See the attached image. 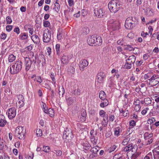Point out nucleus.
Segmentation results:
<instances>
[{"label":"nucleus","instance_id":"f257e3e1","mask_svg":"<svg viewBox=\"0 0 159 159\" xmlns=\"http://www.w3.org/2000/svg\"><path fill=\"white\" fill-rule=\"evenodd\" d=\"M120 2L119 0H111L108 4V7L111 12L116 13L120 7Z\"/></svg>","mask_w":159,"mask_h":159},{"label":"nucleus","instance_id":"f03ea898","mask_svg":"<svg viewBox=\"0 0 159 159\" xmlns=\"http://www.w3.org/2000/svg\"><path fill=\"white\" fill-rule=\"evenodd\" d=\"M137 21L135 17H129L126 19L125 21V27L127 29L131 30L137 24Z\"/></svg>","mask_w":159,"mask_h":159},{"label":"nucleus","instance_id":"7ed1b4c3","mask_svg":"<svg viewBox=\"0 0 159 159\" xmlns=\"http://www.w3.org/2000/svg\"><path fill=\"white\" fill-rule=\"evenodd\" d=\"M22 62L21 61H18L16 62L14 65L10 67V73L12 74H17L21 69Z\"/></svg>","mask_w":159,"mask_h":159},{"label":"nucleus","instance_id":"20e7f679","mask_svg":"<svg viewBox=\"0 0 159 159\" xmlns=\"http://www.w3.org/2000/svg\"><path fill=\"white\" fill-rule=\"evenodd\" d=\"M26 134L25 129L21 126L17 127L15 130L16 135L20 139H24Z\"/></svg>","mask_w":159,"mask_h":159},{"label":"nucleus","instance_id":"39448f33","mask_svg":"<svg viewBox=\"0 0 159 159\" xmlns=\"http://www.w3.org/2000/svg\"><path fill=\"white\" fill-rule=\"evenodd\" d=\"M74 137L72 130L70 128H66L63 134V138L66 140H69Z\"/></svg>","mask_w":159,"mask_h":159},{"label":"nucleus","instance_id":"423d86ee","mask_svg":"<svg viewBox=\"0 0 159 159\" xmlns=\"http://www.w3.org/2000/svg\"><path fill=\"white\" fill-rule=\"evenodd\" d=\"M7 114L9 119H12L14 118L16 115V110L14 107L9 108L7 111Z\"/></svg>","mask_w":159,"mask_h":159},{"label":"nucleus","instance_id":"0eeeda50","mask_svg":"<svg viewBox=\"0 0 159 159\" xmlns=\"http://www.w3.org/2000/svg\"><path fill=\"white\" fill-rule=\"evenodd\" d=\"M43 35V41L45 43H48L49 42L51 38L50 31L49 30H48L47 31L46 30L44 31Z\"/></svg>","mask_w":159,"mask_h":159},{"label":"nucleus","instance_id":"6e6552de","mask_svg":"<svg viewBox=\"0 0 159 159\" xmlns=\"http://www.w3.org/2000/svg\"><path fill=\"white\" fill-rule=\"evenodd\" d=\"M94 12L96 16L99 18H102L105 15V12L101 8L95 9Z\"/></svg>","mask_w":159,"mask_h":159},{"label":"nucleus","instance_id":"1a4fd4ad","mask_svg":"<svg viewBox=\"0 0 159 159\" xmlns=\"http://www.w3.org/2000/svg\"><path fill=\"white\" fill-rule=\"evenodd\" d=\"M88 65V61L84 59L81 61L79 65V67L81 70L83 71L84 70V68L87 67Z\"/></svg>","mask_w":159,"mask_h":159},{"label":"nucleus","instance_id":"9d476101","mask_svg":"<svg viewBox=\"0 0 159 159\" xmlns=\"http://www.w3.org/2000/svg\"><path fill=\"white\" fill-rule=\"evenodd\" d=\"M25 70L27 71L30 68L32 63L30 60V58H28L27 57H26L25 58Z\"/></svg>","mask_w":159,"mask_h":159},{"label":"nucleus","instance_id":"9b49d317","mask_svg":"<svg viewBox=\"0 0 159 159\" xmlns=\"http://www.w3.org/2000/svg\"><path fill=\"white\" fill-rule=\"evenodd\" d=\"M102 42V38L98 36L95 35L94 43L93 46H99L101 45Z\"/></svg>","mask_w":159,"mask_h":159},{"label":"nucleus","instance_id":"f8f14e48","mask_svg":"<svg viewBox=\"0 0 159 159\" xmlns=\"http://www.w3.org/2000/svg\"><path fill=\"white\" fill-rule=\"evenodd\" d=\"M105 77V75L103 72H100L98 73L97 76V81L99 83L102 82Z\"/></svg>","mask_w":159,"mask_h":159},{"label":"nucleus","instance_id":"ddd939ff","mask_svg":"<svg viewBox=\"0 0 159 159\" xmlns=\"http://www.w3.org/2000/svg\"><path fill=\"white\" fill-rule=\"evenodd\" d=\"M95 35H93L89 37L87 39L88 44L91 46H93L94 43Z\"/></svg>","mask_w":159,"mask_h":159},{"label":"nucleus","instance_id":"4468645a","mask_svg":"<svg viewBox=\"0 0 159 159\" xmlns=\"http://www.w3.org/2000/svg\"><path fill=\"white\" fill-rule=\"evenodd\" d=\"M120 23L118 21L116 20L110 25V27L113 30H118L119 29Z\"/></svg>","mask_w":159,"mask_h":159},{"label":"nucleus","instance_id":"2eb2a0df","mask_svg":"<svg viewBox=\"0 0 159 159\" xmlns=\"http://www.w3.org/2000/svg\"><path fill=\"white\" fill-rule=\"evenodd\" d=\"M7 122L5 116L3 115H0V126L2 127H4Z\"/></svg>","mask_w":159,"mask_h":159},{"label":"nucleus","instance_id":"dca6fc26","mask_svg":"<svg viewBox=\"0 0 159 159\" xmlns=\"http://www.w3.org/2000/svg\"><path fill=\"white\" fill-rule=\"evenodd\" d=\"M28 58H30V60L31 61V63H32V62H34V65L35 64L37 60L38 61L37 62L40 63L41 62L40 60H39V58L38 57V55H35V57H29Z\"/></svg>","mask_w":159,"mask_h":159},{"label":"nucleus","instance_id":"f3484780","mask_svg":"<svg viewBox=\"0 0 159 159\" xmlns=\"http://www.w3.org/2000/svg\"><path fill=\"white\" fill-rule=\"evenodd\" d=\"M87 114L86 111L83 110L81 111V115L80 116V119L81 121H84L86 119Z\"/></svg>","mask_w":159,"mask_h":159},{"label":"nucleus","instance_id":"a211bd4d","mask_svg":"<svg viewBox=\"0 0 159 159\" xmlns=\"http://www.w3.org/2000/svg\"><path fill=\"white\" fill-rule=\"evenodd\" d=\"M133 149V146L132 143L129 144L126 146L124 148V151L125 152H129Z\"/></svg>","mask_w":159,"mask_h":159},{"label":"nucleus","instance_id":"6ab92c4d","mask_svg":"<svg viewBox=\"0 0 159 159\" xmlns=\"http://www.w3.org/2000/svg\"><path fill=\"white\" fill-rule=\"evenodd\" d=\"M61 63L64 64H67L69 62V58L67 56H63L61 58Z\"/></svg>","mask_w":159,"mask_h":159},{"label":"nucleus","instance_id":"aec40b11","mask_svg":"<svg viewBox=\"0 0 159 159\" xmlns=\"http://www.w3.org/2000/svg\"><path fill=\"white\" fill-rule=\"evenodd\" d=\"M109 102L106 99L102 100L101 103H100V105L101 107L103 108L107 106Z\"/></svg>","mask_w":159,"mask_h":159},{"label":"nucleus","instance_id":"412c9836","mask_svg":"<svg viewBox=\"0 0 159 159\" xmlns=\"http://www.w3.org/2000/svg\"><path fill=\"white\" fill-rule=\"evenodd\" d=\"M31 39L34 43L36 44L38 43L40 41L37 35H33L31 37Z\"/></svg>","mask_w":159,"mask_h":159},{"label":"nucleus","instance_id":"4be33fe9","mask_svg":"<svg viewBox=\"0 0 159 159\" xmlns=\"http://www.w3.org/2000/svg\"><path fill=\"white\" fill-rule=\"evenodd\" d=\"M20 38L21 40H25L28 39V34L25 33H21L19 35Z\"/></svg>","mask_w":159,"mask_h":159},{"label":"nucleus","instance_id":"5701e85b","mask_svg":"<svg viewBox=\"0 0 159 159\" xmlns=\"http://www.w3.org/2000/svg\"><path fill=\"white\" fill-rule=\"evenodd\" d=\"M46 111V113L48 114L51 117H52L54 116V111L53 109L49 108L47 111Z\"/></svg>","mask_w":159,"mask_h":159},{"label":"nucleus","instance_id":"b1692460","mask_svg":"<svg viewBox=\"0 0 159 159\" xmlns=\"http://www.w3.org/2000/svg\"><path fill=\"white\" fill-rule=\"evenodd\" d=\"M136 57L134 55H132L130 56L129 58L126 60V61H129V62H130V63H133L134 62L135 60Z\"/></svg>","mask_w":159,"mask_h":159},{"label":"nucleus","instance_id":"393cba45","mask_svg":"<svg viewBox=\"0 0 159 159\" xmlns=\"http://www.w3.org/2000/svg\"><path fill=\"white\" fill-rule=\"evenodd\" d=\"M99 95L100 99H101V100H102L104 99H106V94L104 91H100L99 93Z\"/></svg>","mask_w":159,"mask_h":159},{"label":"nucleus","instance_id":"a878e982","mask_svg":"<svg viewBox=\"0 0 159 159\" xmlns=\"http://www.w3.org/2000/svg\"><path fill=\"white\" fill-rule=\"evenodd\" d=\"M53 9L57 12H58L60 9V6L58 3L56 2L54 4Z\"/></svg>","mask_w":159,"mask_h":159},{"label":"nucleus","instance_id":"bb28decb","mask_svg":"<svg viewBox=\"0 0 159 159\" xmlns=\"http://www.w3.org/2000/svg\"><path fill=\"white\" fill-rule=\"evenodd\" d=\"M152 134H149L148 132H145L143 135L144 138L145 140L148 139L152 137Z\"/></svg>","mask_w":159,"mask_h":159},{"label":"nucleus","instance_id":"cd10ccee","mask_svg":"<svg viewBox=\"0 0 159 159\" xmlns=\"http://www.w3.org/2000/svg\"><path fill=\"white\" fill-rule=\"evenodd\" d=\"M66 100L68 105H71L74 102V99L71 97L68 98Z\"/></svg>","mask_w":159,"mask_h":159},{"label":"nucleus","instance_id":"c85d7f7f","mask_svg":"<svg viewBox=\"0 0 159 159\" xmlns=\"http://www.w3.org/2000/svg\"><path fill=\"white\" fill-rule=\"evenodd\" d=\"M82 89L81 87H79L77 89H76L74 91L73 93L76 95H80L81 91Z\"/></svg>","mask_w":159,"mask_h":159},{"label":"nucleus","instance_id":"c756f323","mask_svg":"<svg viewBox=\"0 0 159 159\" xmlns=\"http://www.w3.org/2000/svg\"><path fill=\"white\" fill-rule=\"evenodd\" d=\"M132 66V64L130 62L126 61L125 64L124 66V67L125 69H130L131 68Z\"/></svg>","mask_w":159,"mask_h":159},{"label":"nucleus","instance_id":"7c9ffc66","mask_svg":"<svg viewBox=\"0 0 159 159\" xmlns=\"http://www.w3.org/2000/svg\"><path fill=\"white\" fill-rule=\"evenodd\" d=\"M152 84H151L149 83V85L152 86H155L159 83V77L157 78L155 80H153V81L151 82Z\"/></svg>","mask_w":159,"mask_h":159},{"label":"nucleus","instance_id":"2f4dec72","mask_svg":"<svg viewBox=\"0 0 159 159\" xmlns=\"http://www.w3.org/2000/svg\"><path fill=\"white\" fill-rule=\"evenodd\" d=\"M103 120L104 121V122L102 121V125L103 127H105L107 126L108 124V117L107 115L106 119H105V118H103Z\"/></svg>","mask_w":159,"mask_h":159},{"label":"nucleus","instance_id":"473e14b6","mask_svg":"<svg viewBox=\"0 0 159 159\" xmlns=\"http://www.w3.org/2000/svg\"><path fill=\"white\" fill-rule=\"evenodd\" d=\"M15 59L16 57L13 54L10 55L8 58L9 62H12L15 60Z\"/></svg>","mask_w":159,"mask_h":159},{"label":"nucleus","instance_id":"72a5a7b5","mask_svg":"<svg viewBox=\"0 0 159 159\" xmlns=\"http://www.w3.org/2000/svg\"><path fill=\"white\" fill-rule=\"evenodd\" d=\"M130 138L129 137L123 140L122 142V144L124 145H125L128 144L130 140Z\"/></svg>","mask_w":159,"mask_h":159},{"label":"nucleus","instance_id":"f704fd0d","mask_svg":"<svg viewBox=\"0 0 159 159\" xmlns=\"http://www.w3.org/2000/svg\"><path fill=\"white\" fill-rule=\"evenodd\" d=\"M65 93V89L63 86L61 89L59 88V94L60 95H62V97Z\"/></svg>","mask_w":159,"mask_h":159},{"label":"nucleus","instance_id":"c9c22d12","mask_svg":"<svg viewBox=\"0 0 159 159\" xmlns=\"http://www.w3.org/2000/svg\"><path fill=\"white\" fill-rule=\"evenodd\" d=\"M99 148L98 147L95 146L93 147L90 150V151L94 153H96L98 151Z\"/></svg>","mask_w":159,"mask_h":159},{"label":"nucleus","instance_id":"e433bc0d","mask_svg":"<svg viewBox=\"0 0 159 159\" xmlns=\"http://www.w3.org/2000/svg\"><path fill=\"white\" fill-rule=\"evenodd\" d=\"M144 103L146 104H150L152 103V100L149 98H146L144 99Z\"/></svg>","mask_w":159,"mask_h":159},{"label":"nucleus","instance_id":"4c0bfd02","mask_svg":"<svg viewBox=\"0 0 159 159\" xmlns=\"http://www.w3.org/2000/svg\"><path fill=\"white\" fill-rule=\"evenodd\" d=\"M120 112L121 113H123V116H126L127 114L128 113V111L127 110L125 111L122 109L120 110Z\"/></svg>","mask_w":159,"mask_h":159},{"label":"nucleus","instance_id":"58836bf2","mask_svg":"<svg viewBox=\"0 0 159 159\" xmlns=\"http://www.w3.org/2000/svg\"><path fill=\"white\" fill-rule=\"evenodd\" d=\"M55 48L57 53L58 55H59L60 54V45L59 44H57L55 46Z\"/></svg>","mask_w":159,"mask_h":159},{"label":"nucleus","instance_id":"ea45409f","mask_svg":"<svg viewBox=\"0 0 159 159\" xmlns=\"http://www.w3.org/2000/svg\"><path fill=\"white\" fill-rule=\"evenodd\" d=\"M116 146L115 145L111 146V147L108 149L109 152L110 153L114 151L116 148Z\"/></svg>","mask_w":159,"mask_h":159},{"label":"nucleus","instance_id":"a19ab883","mask_svg":"<svg viewBox=\"0 0 159 159\" xmlns=\"http://www.w3.org/2000/svg\"><path fill=\"white\" fill-rule=\"evenodd\" d=\"M41 105L42 106V108L44 112L46 113V111H45V110L46 111H47L48 109L46 105L44 102H42V103L41 104Z\"/></svg>","mask_w":159,"mask_h":159},{"label":"nucleus","instance_id":"79ce46f5","mask_svg":"<svg viewBox=\"0 0 159 159\" xmlns=\"http://www.w3.org/2000/svg\"><path fill=\"white\" fill-rule=\"evenodd\" d=\"M154 159H159V151H155L154 152Z\"/></svg>","mask_w":159,"mask_h":159},{"label":"nucleus","instance_id":"37998d69","mask_svg":"<svg viewBox=\"0 0 159 159\" xmlns=\"http://www.w3.org/2000/svg\"><path fill=\"white\" fill-rule=\"evenodd\" d=\"M152 153L150 152L148 153L145 157L144 159H152Z\"/></svg>","mask_w":159,"mask_h":159},{"label":"nucleus","instance_id":"c03bdc74","mask_svg":"<svg viewBox=\"0 0 159 159\" xmlns=\"http://www.w3.org/2000/svg\"><path fill=\"white\" fill-rule=\"evenodd\" d=\"M158 77L157 75H154L152 76H151V78L148 79V80L150 81V82H152L153 81V80H155V79Z\"/></svg>","mask_w":159,"mask_h":159},{"label":"nucleus","instance_id":"a18cd8bd","mask_svg":"<svg viewBox=\"0 0 159 159\" xmlns=\"http://www.w3.org/2000/svg\"><path fill=\"white\" fill-rule=\"evenodd\" d=\"M0 159H10V157L7 154L4 153L3 155L0 156Z\"/></svg>","mask_w":159,"mask_h":159},{"label":"nucleus","instance_id":"49530a36","mask_svg":"<svg viewBox=\"0 0 159 159\" xmlns=\"http://www.w3.org/2000/svg\"><path fill=\"white\" fill-rule=\"evenodd\" d=\"M152 73H148L147 74H145L144 76V78L145 80L147 79L151 76V74Z\"/></svg>","mask_w":159,"mask_h":159},{"label":"nucleus","instance_id":"de8ad7c7","mask_svg":"<svg viewBox=\"0 0 159 159\" xmlns=\"http://www.w3.org/2000/svg\"><path fill=\"white\" fill-rule=\"evenodd\" d=\"M125 48L129 51L134 50V48H133L131 46L129 45H127L125 46Z\"/></svg>","mask_w":159,"mask_h":159},{"label":"nucleus","instance_id":"09e8293b","mask_svg":"<svg viewBox=\"0 0 159 159\" xmlns=\"http://www.w3.org/2000/svg\"><path fill=\"white\" fill-rule=\"evenodd\" d=\"M156 120L155 118L153 117H152L151 118L148 119V124H150L151 125V124L154 122Z\"/></svg>","mask_w":159,"mask_h":159},{"label":"nucleus","instance_id":"8fccbe9b","mask_svg":"<svg viewBox=\"0 0 159 159\" xmlns=\"http://www.w3.org/2000/svg\"><path fill=\"white\" fill-rule=\"evenodd\" d=\"M120 133V129L119 128H116L115 129L114 131V134L115 135L118 136L119 135Z\"/></svg>","mask_w":159,"mask_h":159},{"label":"nucleus","instance_id":"3c124183","mask_svg":"<svg viewBox=\"0 0 159 159\" xmlns=\"http://www.w3.org/2000/svg\"><path fill=\"white\" fill-rule=\"evenodd\" d=\"M43 151L45 152H48L50 149V148L48 146H43Z\"/></svg>","mask_w":159,"mask_h":159},{"label":"nucleus","instance_id":"603ef678","mask_svg":"<svg viewBox=\"0 0 159 159\" xmlns=\"http://www.w3.org/2000/svg\"><path fill=\"white\" fill-rule=\"evenodd\" d=\"M50 25V23L48 21H45L43 22V25L45 27H49Z\"/></svg>","mask_w":159,"mask_h":159},{"label":"nucleus","instance_id":"864d4df0","mask_svg":"<svg viewBox=\"0 0 159 159\" xmlns=\"http://www.w3.org/2000/svg\"><path fill=\"white\" fill-rule=\"evenodd\" d=\"M50 77L51 78L52 81L53 82V84H55L56 83L55 78V75L53 74L52 73H51Z\"/></svg>","mask_w":159,"mask_h":159},{"label":"nucleus","instance_id":"5fc2aeb1","mask_svg":"<svg viewBox=\"0 0 159 159\" xmlns=\"http://www.w3.org/2000/svg\"><path fill=\"white\" fill-rule=\"evenodd\" d=\"M6 20L7 23L8 24H10L12 22V19L9 16H8L6 17Z\"/></svg>","mask_w":159,"mask_h":159},{"label":"nucleus","instance_id":"6e6d98bb","mask_svg":"<svg viewBox=\"0 0 159 159\" xmlns=\"http://www.w3.org/2000/svg\"><path fill=\"white\" fill-rule=\"evenodd\" d=\"M17 97L18 101H24V98L23 96L22 95H19L17 96Z\"/></svg>","mask_w":159,"mask_h":159},{"label":"nucleus","instance_id":"4d7b16f0","mask_svg":"<svg viewBox=\"0 0 159 159\" xmlns=\"http://www.w3.org/2000/svg\"><path fill=\"white\" fill-rule=\"evenodd\" d=\"M82 145L83 146L88 148L91 147V145L88 142H86L85 143L83 142Z\"/></svg>","mask_w":159,"mask_h":159},{"label":"nucleus","instance_id":"13d9d810","mask_svg":"<svg viewBox=\"0 0 159 159\" xmlns=\"http://www.w3.org/2000/svg\"><path fill=\"white\" fill-rule=\"evenodd\" d=\"M12 27V25H7L6 27V30L8 32H10L11 30Z\"/></svg>","mask_w":159,"mask_h":159},{"label":"nucleus","instance_id":"bf43d9fd","mask_svg":"<svg viewBox=\"0 0 159 159\" xmlns=\"http://www.w3.org/2000/svg\"><path fill=\"white\" fill-rule=\"evenodd\" d=\"M54 151L55 152L54 153H56L57 156H61V155L62 152L60 150H54Z\"/></svg>","mask_w":159,"mask_h":159},{"label":"nucleus","instance_id":"052dcab7","mask_svg":"<svg viewBox=\"0 0 159 159\" xmlns=\"http://www.w3.org/2000/svg\"><path fill=\"white\" fill-rule=\"evenodd\" d=\"M57 38L58 40H60L62 38V34L61 32L58 33L57 35Z\"/></svg>","mask_w":159,"mask_h":159},{"label":"nucleus","instance_id":"680f3d73","mask_svg":"<svg viewBox=\"0 0 159 159\" xmlns=\"http://www.w3.org/2000/svg\"><path fill=\"white\" fill-rule=\"evenodd\" d=\"M14 31L17 34L20 33V29L18 27H16L14 30Z\"/></svg>","mask_w":159,"mask_h":159},{"label":"nucleus","instance_id":"e2e57ef3","mask_svg":"<svg viewBox=\"0 0 159 159\" xmlns=\"http://www.w3.org/2000/svg\"><path fill=\"white\" fill-rule=\"evenodd\" d=\"M141 107L140 105H136L135 106L134 109L136 111H138L140 109Z\"/></svg>","mask_w":159,"mask_h":159},{"label":"nucleus","instance_id":"0e129e2a","mask_svg":"<svg viewBox=\"0 0 159 159\" xmlns=\"http://www.w3.org/2000/svg\"><path fill=\"white\" fill-rule=\"evenodd\" d=\"M124 42V40L123 39H120L118 40L117 41V43L118 44L120 45H123V43Z\"/></svg>","mask_w":159,"mask_h":159},{"label":"nucleus","instance_id":"69168bd1","mask_svg":"<svg viewBox=\"0 0 159 159\" xmlns=\"http://www.w3.org/2000/svg\"><path fill=\"white\" fill-rule=\"evenodd\" d=\"M18 103L19 104L20 107H22L24 105V101H18Z\"/></svg>","mask_w":159,"mask_h":159},{"label":"nucleus","instance_id":"338daca9","mask_svg":"<svg viewBox=\"0 0 159 159\" xmlns=\"http://www.w3.org/2000/svg\"><path fill=\"white\" fill-rule=\"evenodd\" d=\"M134 34L133 33H129L128 34L127 36L129 38L132 39L134 37Z\"/></svg>","mask_w":159,"mask_h":159},{"label":"nucleus","instance_id":"774afa93","mask_svg":"<svg viewBox=\"0 0 159 159\" xmlns=\"http://www.w3.org/2000/svg\"><path fill=\"white\" fill-rule=\"evenodd\" d=\"M83 33L84 34H88L89 32V30H88V28H84L83 29Z\"/></svg>","mask_w":159,"mask_h":159}]
</instances>
